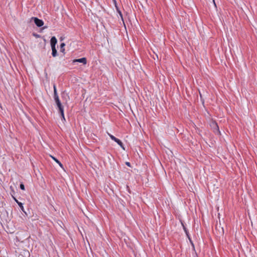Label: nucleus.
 I'll use <instances>...</instances> for the list:
<instances>
[{
	"mask_svg": "<svg viewBox=\"0 0 257 257\" xmlns=\"http://www.w3.org/2000/svg\"><path fill=\"white\" fill-rule=\"evenodd\" d=\"M14 199H15V201L17 203V204H18L20 208H21V210L22 211H23L24 213H26L24 210V208L23 203L20 202H19L16 198H14Z\"/></svg>",
	"mask_w": 257,
	"mask_h": 257,
	"instance_id": "obj_6",
	"label": "nucleus"
},
{
	"mask_svg": "<svg viewBox=\"0 0 257 257\" xmlns=\"http://www.w3.org/2000/svg\"><path fill=\"white\" fill-rule=\"evenodd\" d=\"M20 188L23 190H25V186L23 184H20Z\"/></svg>",
	"mask_w": 257,
	"mask_h": 257,
	"instance_id": "obj_11",
	"label": "nucleus"
},
{
	"mask_svg": "<svg viewBox=\"0 0 257 257\" xmlns=\"http://www.w3.org/2000/svg\"><path fill=\"white\" fill-rule=\"evenodd\" d=\"M125 164H126L127 166H129V167H130V166H131V164H130V163H129V162H126V163H125Z\"/></svg>",
	"mask_w": 257,
	"mask_h": 257,
	"instance_id": "obj_12",
	"label": "nucleus"
},
{
	"mask_svg": "<svg viewBox=\"0 0 257 257\" xmlns=\"http://www.w3.org/2000/svg\"><path fill=\"white\" fill-rule=\"evenodd\" d=\"M184 229H185V232L187 233V231L186 230L185 228H184Z\"/></svg>",
	"mask_w": 257,
	"mask_h": 257,
	"instance_id": "obj_15",
	"label": "nucleus"
},
{
	"mask_svg": "<svg viewBox=\"0 0 257 257\" xmlns=\"http://www.w3.org/2000/svg\"><path fill=\"white\" fill-rule=\"evenodd\" d=\"M54 99L57 105V106L59 109V111L61 114V116L62 117V119L65 120L64 113V108L60 102L59 97H54Z\"/></svg>",
	"mask_w": 257,
	"mask_h": 257,
	"instance_id": "obj_1",
	"label": "nucleus"
},
{
	"mask_svg": "<svg viewBox=\"0 0 257 257\" xmlns=\"http://www.w3.org/2000/svg\"><path fill=\"white\" fill-rule=\"evenodd\" d=\"M53 88H54V98L56 97H59L57 92V89H56V87L55 84L53 85Z\"/></svg>",
	"mask_w": 257,
	"mask_h": 257,
	"instance_id": "obj_9",
	"label": "nucleus"
},
{
	"mask_svg": "<svg viewBox=\"0 0 257 257\" xmlns=\"http://www.w3.org/2000/svg\"><path fill=\"white\" fill-rule=\"evenodd\" d=\"M119 15L120 16V17H121V18H122V14H121L120 12H119Z\"/></svg>",
	"mask_w": 257,
	"mask_h": 257,
	"instance_id": "obj_13",
	"label": "nucleus"
},
{
	"mask_svg": "<svg viewBox=\"0 0 257 257\" xmlns=\"http://www.w3.org/2000/svg\"><path fill=\"white\" fill-rule=\"evenodd\" d=\"M50 156L52 158V159L53 160H54L59 165V166L61 168L63 169V166L62 164L58 160H57L55 157H54L52 156Z\"/></svg>",
	"mask_w": 257,
	"mask_h": 257,
	"instance_id": "obj_7",
	"label": "nucleus"
},
{
	"mask_svg": "<svg viewBox=\"0 0 257 257\" xmlns=\"http://www.w3.org/2000/svg\"><path fill=\"white\" fill-rule=\"evenodd\" d=\"M32 20H33L35 24L39 27L42 26L44 25V22L42 20L39 19L37 18L32 17Z\"/></svg>",
	"mask_w": 257,
	"mask_h": 257,
	"instance_id": "obj_3",
	"label": "nucleus"
},
{
	"mask_svg": "<svg viewBox=\"0 0 257 257\" xmlns=\"http://www.w3.org/2000/svg\"><path fill=\"white\" fill-rule=\"evenodd\" d=\"M75 62H79L83 63V64H86L87 63V60L86 58L83 57L80 59H75L73 60V63Z\"/></svg>",
	"mask_w": 257,
	"mask_h": 257,
	"instance_id": "obj_4",
	"label": "nucleus"
},
{
	"mask_svg": "<svg viewBox=\"0 0 257 257\" xmlns=\"http://www.w3.org/2000/svg\"><path fill=\"white\" fill-rule=\"evenodd\" d=\"M65 44L64 43H62L61 44L60 49H61V52H63L64 51V49L63 48V47L65 46Z\"/></svg>",
	"mask_w": 257,
	"mask_h": 257,
	"instance_id": "obj_10",
	"label": "nucleus"
},
{
	"mask_svg": "<svg viewBox=\"0 0 257 257\" xmlns=\"http://www.w3.org/2000/svg\"><path fill=\"white\" fill-rule=\"evenodd\" d=\"M57 40L55 37L53 36L51 38L50 40L51 48L55 47L56 44H57Z\"/></svg>",
	"mask_w": 257,
	"mask_h": 257,
	"instance_id": "obj_5",
	"label": "nucleus"
},
{
	"mask_svg": "<svg viewBox=\"0 0 257 257\" xmlns=\"http://www.w3.org/2000/svg\"><path fill=\"white\" fill-rule=\"evenodd\" d=\"M52 48V55L53 57H56L57 55V52L56 49V47L51 48Z\"/></svg>",
	"mask_w": 257,
	"mask_h": 257,
	"instance_id": "obj_8",
	"label": "nucleus"
},
{
	"mask_svg": "<svg viewBox=\"0 0 257 257\" xmlns=\"http://www.w3.org/2000/svg\"><path fill=\"white\" fill-rule=\"evenodd\" d=\"M213 2L214 3V5H215V2H214V0H213Z\"/></svg>",
	"mask_w": 257,
	"mask_h": 257,
	"instance_id": "obj_14",
	"label": "nucleus"
},
{
	"mask_svg": "<svg viewBox=\"0 0 257 257\" xmlns=\"http://www.w3.org/2000/svg\"><path fill=\"white\" fill-rule=\"evenodd\" d=\"M108 135L109 136L110 138L112 140H113L114 142H115L121 148H122V149L124 150V148L123 147V145L122 143L121 142V141L120 140H119V139H117L114 136H113V135H111L110 134H108Z\"/></svg>",
	"mask_w": 257,
	"mask_h": 257,
	"instance_id": "obj_2",
	"label": "nucleus"
}]
</instances>
